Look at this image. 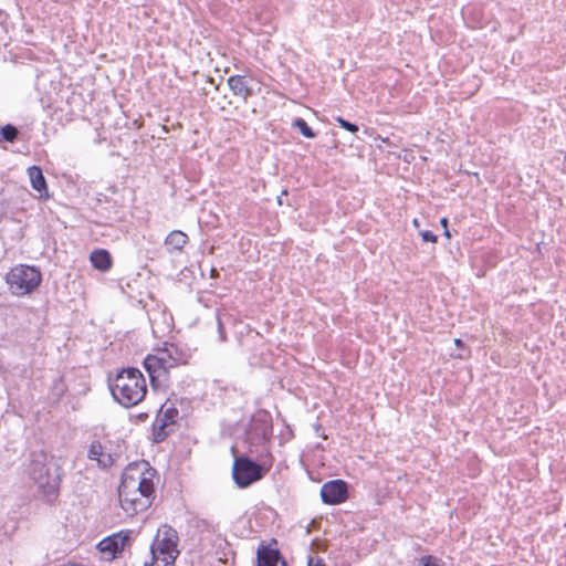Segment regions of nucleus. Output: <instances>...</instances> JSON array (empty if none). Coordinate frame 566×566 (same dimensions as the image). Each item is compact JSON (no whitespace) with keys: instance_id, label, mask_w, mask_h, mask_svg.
Instances as JSON below:
<instances>
[{"instance_id":"f257e3e1","label":"nucleus","mask_w":566,"mask_h":566,"mask_svg":"<svg viewBox=\"0 0 566 566\" xmlns=\"http://www.w3.org/2000/svg\"><path fill=\"white\" fill-rule=\"evenodd\" d=\"M156 470L148 462H134L126 467L118 488L122 509L128 516L147 510L155 497Z\"/></svg>"},{"instance_id":"f03ea898","label":"nucleus","mask_w":566,"mask_h":566,"mask_svg":"<svg viewBox=\"0 0 566 566\" xmlns=\"http://www.w3.org/2000/svg\"><path fill=\"white\" fill-rule=\"evenodd\" d=\"M188 355L175 344H165L163 348L148 355L144 360L151 386L164 387L168 381V374L171 368L186 364Z\"/></svg>"},{"instance_id":"7ed1b4c3","label":"nucleus","mask_w":566,"mask_h":566,"mask_svg":"<svg viewBox=\"0 0 566 566\" xmlns=\"http://www.w3.org/2000/svg\"><path fill=\"white\" fill-rule=\"evenodd\" d=\"M109 388L114 399L126 408L138 405L147 392L146 379L137 368L120 370L111 381Z\"/></svg>"},{"instance_id":"20e7f679","label":"nucleus","mask_w":566,"mask_h":566,"mask_svg":"<svg viewBox=\"0 0 566 566\" xmlns=\"http://www.w3.org/2000/svg\"><path fill=\"white\" fill-rule=\"evenodd\" d=\"M50 458L43 451L32 452L27 465V473L45 501H53L59 492L60 476L50 467Z\"/></svg>"},{"instance_id":"39448f33","label":"nucleus","mask_w":566,"mask_h":566,"mask_svg":"<svg viewBox=\"0 0 566 566\" xmlns=\"http://www.w3.org/2000/svg\"><path fill=\"white\" fill-rule=\"evenodd\" d=\"M271 467V455L266 457L262 463H256L244 455L235 457L232 467V476L239 488H248L252 483L261 480Z\"/></svg>"},{"instance_id":"423d86ee","label":"nucleus","mask_w":566,"mask_h":566,"mask_svg":"<svg viewBox=\"0 0 566 566\" xmlns=\"http://www.w3.org/2000/svg\"><path fill=\"white\" fill-rule=\"evenodd\" d=\"M7 283L15 295H25L36 289L41 273L33 266L18 265L7 274Z\"/></svg>"},{"instance_id":"0eeeda50","label":"nucleus","mask_w":566,"mask_h":566,"mask_svg":"<svg viewBox=\"0 0 566 566\" xmlns=\"http://www.w3.org/2000/svg\"><path fill=\"white\" fill-rule=\"evenodd\" d=\"M129 543V534L119 532L113 534L97 544L98 551L102 553L105 559H113L117 554L122 553Z\"/></svg>"},{"instance_id":"6e6552de","label":"nucleus","mask_w":566,"mask_h":566,"mask_svg":"<svg viewBox=\"0 0 566 566\" xmlns=\"http://www.w3.org/2000/svg\"><path fill=\"white\" fill-rule=\"evenodd\" d=\"M348 495L347 483L343 480H333L321 488L322 501L326 504H339L346 501Z\"/></svg>"},{"instance_id":"1a4fd4ad","label":"nucleus","mask_w":566,"mask_h":566,"mask_svg":"<svg viewBox=\"0 0 566 566\" xmlns=\"http://www.w3.org/2000/svg\"><path fill=\"white\" fill-rule=\"evenodd\" d=\"M178 542L179 537L177 532L167 525H164L158 528L157 534L154 538V542L151 545L158 548H163L167 552H170L175 556L179 555L178 551Z\"/></svg>"},{"instance_id":"9d476101","label":"nucleus","mask_w":566,"mask_h":566,"mask_svg":"<svg viewBox=\"0 0 566 566\" xmlns=\"http://www.w3.org/2000/svg\"><path fill=\"white\" fill-rule=\"evenodd\" d=\"M87 457L92 461H96L98 467L105 469L113 464L112 454L97 440L92 441L87 451Z\"/></svg>"},{"instance_id":"9b49d317","label":"nucleus","mask_w":566,"mask_h":566,"mask_svg":"<svg viewBox=\"0 0 566 566\" xmlns=\"http://www.w3.org/2000/svg\"><path fill=\"white\" fill-rule=\"evenodd\" d=\"M256 566H286L277 549L262 546L256 552Z\"/></svg>"},{"instance_id":"f8f14e48","label":"nucleus","mask_w":566,"mask_h":566,"mask_svg":"<svg viewBox=\"0 0 566 566\" xmlns=\"http://www.w3.org/2000/svg\"><path fill=\"white\" fill-rule=\"evenodd\" d=\"M228 85L234 95L242 97L244 101L253 95V90L245 76L232 75L228 78Z\"/></svg>"},{"instance_id":"ddd939ff","label":"nucleus","mask_w":566,"mask_h":566,"mask_svg":"<svg viewBox=\"0 0 566 566\" xmlns=\"http://www.w3.org/2000/svg\"><path fill=\"white\" fill-rule=\"evenodd\" d=\"M151 560L149 563H145V566H174L176 558L170 552H167L163 548L150 546Z\"/></svg>"},{"instance_id":"4468645a","label":"nucleus","mask_w":566,"mask_h":566,"mask_svg":"<svg viewBox=\"0 0 566 566\" xmlns=\"http://www.w3.org/2000/svg\"><path fill=\"white\" fill-rule=\"evenodd\" d=\"M188 243V235L179 230L171 231L165 239V247L169 253L181 251Z\"/></svg>"},{"instance_id":"2eb2a0df","label":"nucleus","mask_w":566,"mask_h":566,"mask_svg":"<svg viewBox=\"0 0 566 566\" xmlns=\"http://www.w3.org/2000/svg\"><path fill=\"white\" fill-rule=\"evenodd\" d=\"M177 415H178V411L175 408H168L165 411L163 418H160V417L157 418V420H156L157 431L155 433L157 441H161L166 438L167 432L165 431V428L168 424H171L175 422V418L177 417Z\"/></svg>"},{"instance_id":"dca6fc26","label":"nucleus","mask_w":566,"mask_h":566,"mask_svg":"<svg viewBox=\"0 0 566 566\" xmlns=\"http://www.w3.org/2000/svg\"><path fill=\"white\" fill-rule=\"evenodd\" d=\"M90 259L93 266L99 271H107L112 266L111 254L106 250H94Z\"/></svg>"},{"instance_id":"f3484780","label":"nucleus","mask_w":566,"mask_h":566,"mask_svg":"<svg viewBox=\"0 0 566 566\" xmlns=\"http://www.w3.org/2000/svg\"><path fill=\"white\" fill-rule=\"evenodd\" d=\"M28 175L34 190L39 191L41 195L43 191H46V181L40 167H29Z\"/></svg>"},{"instance_id":"a211bd4d","label":"nucleus","mask_w":566,"mask_h":566,"mask_svg":"<svg viewBox=\"0 0 566 566\" xmlns=\"http://www.w3.org/2000/svg\"><path fill=\"white\" fill-rule=\"evenodd\" d=\"M18 134H19V130L13 125L8 124V125H4L3 127H0V135L4 142H9V143L14 142L18 137Z\"/></svg>"},{"instance_id":"6ab92c4d","label":"nucleus","mask_w":566,"mask_h":566,"mask_svg":"<svg viewBox=\"0 0 566 566\" xmlns=\"http://www.w3.org/2000/svg\"><path fill=\"white\" fill-rule=\"evenodd\" d=\"M293 126L300 130V133L307 137V138H314L315 133L313 129L307 125V123L303 118H296L293 122Z\"/></svg>"},{"instance_id":"aec40b11","label":"nucleus","mask_w":566,"mask_h":566,"mask_svg":"<svg viewBox=\"0 0 566 566\" xmlns=\"http://www.w3.org/2000/svg\"><path fill=\"white\" fill-rule=\"evenodd\" d=\"M336 122L340 125V127L345 128L346 130H348L350 133H356L358 130V126L357 125H355V124H353L350 122H347V120H345L342 117H337Z\"/></svg>"},{"instance_id":"412c9836","label":"nucleus","mask_w":566,"mask_h":566,"mask_svg":"<svg viewBox=\"0 0 566 566\" xmlns=\"http://www.w3.org/2000/svg\"><path fill=\"white\" fill-rule=\"evenodd\" d=\"M421 566H439L438 559L428 555L420 558Z\"/></svg>"},{"instance_id":"4be33fe9","label":"nucleus","mask_w":566,"mask_h":566,"mask_svg":"<svg viewBox=\"0 0 566 566\" xmlns=\"http://www.w3.org/2000/svg\"><path fill=\"white\" fill-rule=\"evenodd\" d=\"M424 242H437V235H434L431 231L424 230L419 233Z\"/></svg>"},{"instance_id":"5701e85b","label":"nucleus","mask_w":566,"mask_h":566,"mask_svg":"<svg viewBox=\"0 0 566 566\" xmlns=\"http://www.w3.org/2000/svg\"><path fill=\"white\" fill-rule=\"evenodd\" d=\"M218 332H219L220 340L224 342L226 340V331H224V327H223L220 318H218Z\"/></svg>"},{"instance_id":"b1692460","label":"nucleus","mask_w":566,"mask_h":566,"mask_svg":"<svg viewBox=\"0 0 566 566\" xmlns=\"http://www.w3.org/2000/svg\"><path fill=\"white\" fill-rule=\"evenodd\" d=\"M307 566H325L321 559L315 560L313 557L308 558Z\"/></svg>"},{"instance_id":"393cba45","label":"nucleus","mask_w":566,"mask_h":566,"mask_svg":"<svg viewBox=\"0 0 566 566\" xmlns=\"http://www.w3.org/2000/svg\"><path fill=\"white\" fill-rule=\"evenodd\" d=\"M440 222H441V224L447 229V226H448V219H447V218H442Z\"/></svg>"},{"instance_id":"a878e982","label":"nucleus","mask_w":566,"mask_h":566,"mask_svg":"<svg viewBox=\"0 0 566 566\" xmlns=\"http://www.w3.org/2000/svg\"><path fill=\"white\" fill-rule=\"evenodd\" d=\"M444 235H446V237H448V238L450 237V232H449V230H448V229H446V231H444Z\"/></svg>"},{"instance_id":"bb28decb","label":"nucleus","mask_w":566,"mask_h":566,"mask_svg":"<svg viewBox=\"0 0 566 566\" xmlns=\"http://www.w3.org/2000/svg\"><path fill=\"white\" fill-rule=\"evenodd\" d=\"M454 342H455V344H457L458 346H460L461 340H460L459 338H457Z\"/></svg>"},{"instance_id":"cd10ccee","label":"nucleus","mask_w":566,"mask_h":566,"mask_svg":"<svg viewBox=\"0 0 566 566\" xmlns=\"http://www.w3.org/2000/svg\"><path fill=\"white\" fill-rule=\"evenodd\" d=\"M413 224H415L416 227H418V226H419V223H418V220H417V219H415V220H413Z\"/></svg>"}]
</instances>
